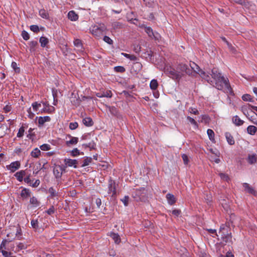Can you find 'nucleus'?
Here are the masks:
<instances>
[{
	"label": "nucleus",
	"mask_w": 257,
	"mask_h": 257,
	"mask_svg": "<svg viewBox=\"0 0 257 257\" xmlns=\"http://www.w3.org/2000/svg\"><path fill=\"white\" fill-rule=\"evenodd\" d=\"M211 75L215 81V87L217 89L222 90L225 88L227 92L231 91V88L228 80L221 76V74L218 72L217 68H213L211 70Z\"/></svg>",
	"instance_id": "nucleus-1"
},
{
	"label": "nucleus",
	"mask_w": 257,
	"mask_h": 257,
	"mask_svg": "<svg viewBox=\"0 0 257 257\" xmlns=\"http://www.w3.org/2000/svg\"><path fill=\"white\" fill-rule=\"evenodd\" d=\"M164 71L167 75L173 79L179 80L182 77V74L180 72L170 66L165 67Z\"/></svg>",
	"instance_id": "nucleus-2"
},
{
	"label": "nucleus",
	"mask_w": 257,
	"mask_h": 257,
	"mask_svg": "<svg viewBox=\"0 0 257 257\" xmlns=\"http://www.w3.org/2000/svg\"><path fill=\"white\" fill-rule=\"evenodd\" d=\"M225 228L221 226L219 233L221 234L222 240L226 243H232V235L231 233H228L227 231L225 232Z\"/></svg>",
	"instance_id": "nucleus-3"
},
{
	"label": "nucleus",
	"mask_w": 257,
	"mask_h": 257,
	"mask_svg": "<svg viewBox=\"0 0 257 257\" xmlns=\"http://www.w3.org/2000/svg\"><path fill=\"white\" fill-rule=\"evenodd\" d=\"M105 29L106 28L104 25L102 26L95 25L90 28V31L92 35L96 37H99Z\"/></svg>",
	"instance_id": "nucleus-4"
},
{
	"label": "nucleus",
	"mask_w": 257,
	"mask_h": 257,
	"mask_svg": "<svg viewBox=\"0 0 257 257\" xmlns=\"http://www.w3.org/2000/svg\"><path fill=\"white\" fill-rule=\"evenodd\" d=\"M177 69L178 72H180L182 74V76L184 75V73L190 75L192 74V69H191L189 66L186 64H179L177 67Z\"/></svg>",
	"instance_id": "nucleus-5"
},
{
	"label": "nucleus",
	"mask_w": 257,
	"mask_h": 257,
	"mask_svg": "<svg viewBox=\"0 0 257 257\" xmlns=\"http://www.w3.org/2000/svg\"><path fill=\"white\" fill-rule=\"evenodd\" d=\"M243 187L245 192L252 194L254 196H257V191L251 187L248 183H244L242 184Z\"/></svg>",
	"instance_id": "nucleus-6"
},
{
	"label": "nucleus",
	"mask_w": 257,
	"mask_h": 257,
	"mask_svg": "<svg viewBox=\"0 0 257 257\" xmlns=\"http://www.w3.org/2000/svg\"><path fill=\"white\" fill-rule=\"evenodd\" d=\"M53 174L56 179L61 178L62 175V166L56 165L53 169Z\"/></svg>",
	"instance_id": "nucleus-7"
},
{
	"label": "nucleus",
	"mask_w": 257,
	"mask_h": 257,
	"mask_svg": "<svg viewBox=\"0 0 257 257\" xmlns=\"http://www.w3.org/2000/svg\"><path fill=\"white\" fill-rule=\"evenodd\" d=\"M108 193H112V196L116 194V184L114 181L109 180L108 182Z\"/></svg>",
	"instance_id": "nucleus-8"
},
{
	"label": "nucleus",
	"mask_w": 257,
	"mask_h": 257,
	"mask_svg": "<svg viewBox=\"0 0 257 257\" xmlns=\"http://www.w3.org/2000/svg\"><path fill=\"white\" fill-rule=\"evenodd\" d=\"M21 164L19 161L13 162L10 165L7 166V168L12 172H14L20 167Z\"/></svg>",
	"instance_id": "nucleus-9"
},
{
	"label": "nucleus",
	"mask_w": 257,
	"mask_h": 257,
	"mask_svg": "<svg viewBox=\"0 0 257 257\" xmlns=\"http://www.w3.org/2000/svg\"><path fill=\"white\" fill-rule=\"evenodd\" d=\"M65 164L68 167H72L74 168H77L76 165L78 163V161L76 160H72L71 159H65L64 160Z\"/></svg>",
	"instance_id": "nucleus-10"
},
{
	"label": "nucleus",
	"mask_w": 257,
	"mask_h": 257,
	"mask_svg": "<svg viewBox=\"0 0 257 257\" xmlns=\"http://www.w3.org/2000/svg\"><path fill=\"white\" fill-rule=\"evenodd\" d=\"M21 196L23 199H27L31 196V192L29 189L24 188L21 192Z\"/></svg>",
	"instance_id": "nucleus-11"
},
{
	"label": "nucleus",
	"mask_w": 257,
	"mask_h": 257,
	"mask_svg": "<svg viewBox=\"0 0 257 257\" xmlns=\"http://www.w3.org/2000/svg\"><path fill=\"white\" fill-rule=\"evenodd\" d=\"M44 107L43 109V111L45 112L51 113L55 110V108L53 106H50L49 104L47 102L43 103Z\"/></svg>",
	"instance_id": "nucleus-12"
},
{
	"label": "nucleus",
	"mask_w": 257,
	"mask_h": 257,
	"mask_svg": "<svg viewBox=\"0 0 257 257\" xmlns=\"http://www.w3.org/2000/svg\"><path fill=\"white\" fill-rule=\"evenodd\" d=\"M26 174L25 171L21 170L19 172H17L15 174V176L17 178V180L19 182H22L23 180V177Z\"/></svg>",
	"instance_id": "nucleus-13"
},
{
	"label": "nucleus",
	"mask_w": 257,
	"mask_h": 257,
	"mask_svg": "<svg viewBox=\"0 0 257 257\" xmlns=\"http://www.w3.org/2000/svg\"><path fill=\"white\" fill-rule=\"evenodd\" d=\"M68 18L72 21H75L78 20V16L74 11H71L68 14Z\"/></svg>",
	"instance_id": "nucleus-14"
},
{
	"label": "nucleus",
	"mask_w": 257,
	"mask_h": 257,
	"mask_svg": "<svg viewBox=\"0 0 257 257\" xmlns=\"http://www.w3.org/2000/svg\"><path fill=\"white\" fill-rule=\"evenodd\" d=\"M225 138H226L227 143L230 145H233L234 144V143H235L234 140L232 136L230 134V133H228V132L226 133L225 134Z\"/></svg>",
	"instance_id": "nucleus-15"
},
{
	"label": "nucleus",
	"mask_w": 257,
	"mask_h": 257,
	"mask_svg": "<svg viewBox=\"0 0 257 257\" xmlns=\"http://www.w3.org/2000/svg\"><path fill=\"white\" fill-rule=\"evenodd\" d=\"M232 122L237 126H240L244 123V121L241 120L237 115H235L232 117Z\"/></svg>",
	"instance_id": "nucleus-16"
},
{
	"label": "nucleus",
	"mask_w": 257,
	"mask_h": 257,
	"mask_svg": "<svg viewBox=\"0 0 257 257\" xmlns=\"http://www.w3.org/2000/svg\"><path fill=\"white\" fill-rule=\"evenodd\" d=\"M145 31L151 38L157 39L155 34L153 32L152 29L150 27L144 26Z\"/></svg>",
	"instance_id": "nucleus-17"
},
{
	"label": "nucleus",
	"mask_w": 257,
	"mask_h": 257,
	"mask_svg": "<svg viewBox=\"0 0 257 257\" xmlns=\"http://www.w3.org/2000/svg\"><path fill=\"white\" fill-rule=\"evenodd\" d=\"M166 198L168 203L171 205L174 204L176 201L174 195L170 193H168L166 195Z\"/></svg>",
	"instance_id": "nucleus-18"
},
{
	"label": "nucleus",
	"mask_w": 257,
	"mask_h": 257,
	"mask_svg": "<svg viewBox=\"0 0 257 257\" xmlns=\"http://www.w3.org/2000/svg\"><path fill=\"white\" fill-rule=\"evenodd\" d=\"M51 118L49 116H40L38 118V123L40 125H43L45 122H49Z\"/></svg>",
	"instance_id": "nucleus-19"
},
{
	"label": "nucleus",
	"mask_w": 257,
	"mask_h": 257,
	"mask_svg": "<svg viewBox=\"0 0 257 257\" xmlns=\"http://www.w3.org/2000/svg\"><path fill=\"white\" fill-rule=\"evenodd\" d=\"M82 121L83 124L86 126H91L93 124V121L90 117L83 118Z\"/></svg>",
	"instance_id": "nucleus-20"
},
{
	"label": "nucleus",
	"mask_w": 257,
	"mask_h": 257,
	"mask_svg": "<svg viewBox=\"0 0 257 257\" xmlns=\"http://www.w3.org/2000/svg\"><path fill=\"white\" fill-rule=\"evenodd\" d=\"M110 236L113 239L115 243L118 244L120 242V238L118 233L111 232Z\"/></svg>",
	"instance_id": "nucleus-21"
},
{
	"label": "nucleus",
	"mask_w": 257,
	"mask_h": 257,
	"mask_svg": "<svg viewBox=\"0 0 257 257\" xmlns=\"http://www.w3.org/2000/svg\"><path fill=\"white\" fill-rule=\"evenodd\" d=\"M106 107L107 108L110 113L113 116H117L118 114V110L114 106H110L106 105Z\"/></svg>",
	"instance_id": "nucleus-22"
},
{
	"label": "nucleus",
	"mask_w": 257,
	"mask_h": 257,
	"mask_svg": "<svg viewBox=\"0 0 257 257\" xmlns=\"http://www.w3.org/2000/svg\"><path fill=\"white\" fill-rule=\"evenodd\" d=\"M198 73L199 74L200 76L204 80L207 81L208 83L210 82V77L208 74H207L206 72L202 70H200Z\"/></svg>",
	"instance_id": "nucleus-23"
},
{
	"label": "nucleus",
	"mask_w": 257,
	"mask_h": 257,
	"mask_svg": "<svg viewBox=\"0 0 257 257\" xmlns=\"http://www.w3.org/2000/svg\"><path fill=\"white\" fill-rule=\"evenodd\" d=\"M39 15L43 19L48 20L49 19V15L47 11L44 9H41L39 11Z\"/></svg>",
	"instance_id": "nucleus-24"
},
{
	"label": "nucleus",
	"mask_w": 257,
	"mask_h": 257,
	"mask_svg": "<svg viewBox=\"0 0 257 257\" xmlns=\"http://www.w3.org/2000/svg\"><path fill=\"white\" fill-rule=\"evenodd\" d=\"M257 131V128L253 125H249L247 127V133L251 135H253Z\"/></svg>",
	"instance_id": "nucleus-25"
},
{
	"label": "nucleus",
	"mask_w": 257,
	"mask_h": 257,
	"mask_svg": "<svg viewBox=\"0 0 257 257\" xmlns=\"http://www.w3.org/2000/svg\"><path fill=\"white\" fill-rule=\"evenodd\" d=\"M248 162L250 164H254L256 161V156L255 154L249 155L247 158Z\"/></svg>",
	"instance_id": "nucleus-26"
},
{
	"label": "nucleus",
	"mask_w": 257,
	"mask_h": 257,
	"mask_svg": "<svg viewBox=\"0 0 257 257\" xmlns=\"http://www.w3.org/2000/svg\"><path fill=\"white\" fill-rule=\"evenodd\" d=\"M17 239L22 240L23 239V234L22 230L20 228L17 227V230L15 233V237Z\"/></svg>",
	"instance_id": "nucleus-27"
},
{
	"label": "nucleus",
	"mask_w": 257,
	"mask_h": 257,
	"mask_svg": "<svg viewBox=\"0 0 257 257\" xmlns=\"http://www.w3.org/2000/svg\"><path fill=\"white\" fill-rule=\"evenodd\" d=\"M39 42L41 43V46L42 47H45L49 42L48 38L45 37H41L40 38Z\"/></svg>",
	"instance_id": "nucleus-28"
},
{
	"label": "nucleus",
	"mask_w": 257,
	"mask_h": 257,
	"mask_svg": "<svg viewBox=\"0 0 257 257\" xmlns=\"http://www.w3.org/2000/svg\"><path fill=\"white\" fill-rule=\"evenodd\" d=\"M41 151L38 148H35L31 153V155L34 158H38L40 155Z\"/></svg>",
	"instance_id": "nucleus-29"
},
{
	"label": "nucleus",
	"mask_w": 257,
	"mask_h": 257,
	"mask_svg": "<svg viewBox=\"0 0 257 257\" xmlns=\"http://www.w3.org/2000/svg\"><path fill=\"white\" fill-rule=\"evenodd\" d=\"M150 86L151 89L156 90L158 86L157 80L156 79H153L151 80L150 84Z\"/></svg>",
	"instance_id": "nucleus-30"
},
{
	"label": "nucleus",
	"mask_w": 257,
	"mask_h": 257,
	"mask_svg": "<svg viewBox=\"0 0 257 257\" xmlns=\"http://www.w3.org/2000/svg\"><path fill=\"white\" fill-rule=\"evenodd\" d=\"M92 161L91 157H86L83 161V163L81 165L82 167L88 166Z\"/></svg>",
	"instance_id": "nucleus-31"
},
{
	"label": "nucleus",
	"mask_w": 257,
	"mask_h": 257,
	"mask_svg": "<svg viewBox=\"0 0 257 257\" xmlns=\"http://www.w3.org/2000/svg\"><path fill=\"white\" fill-rule=\"evenodd\" d=\"M189 67L192 69V71L193 70L196 73H198V71H199L200 70L199 66L194 62H192V64H190Z\"/></svg>",
	"instance_id": "nucleus-32"
},
{
	"label": "nucleus",
	"mask_w": 257,
	"mask_h": 257,
	"mask_svg": "<svg viewBox=\"0 0 257 257\" xmlns=\"http://www.w3.org/2000/svg\"><path fill=\"white\" fill-rule=\"evenodd\" d=\"M71 139L70 141H67L66 144L67 146L69 145H74L78 143V139L76 137H71Z\"/></svg>",
	"instance_id": "nucleus-33"
},
{
	"label": "nucleus",
	"mask_w": 257,
	"mask_h": 257,
	"mask_svg": "<svg viewBox=\"0 0 257 257\" xmlns=\"http://www.w3.org/2000/svg\"><path fill=\"white\" fill-rule=\"evenodd\" d=\"M30 202L35 207H37L40 205L39 202L37 200V199L35 197H33L30 198Z\"/></svg>",
	"instance_id": "nucleus-34"
},
{
	"label": "nucleus",
	"mask_w": 257,
	"mask_h": 257,
	"mask_svg": "<svg viewBox=\"0 0 257 257\" xmlns=\"http://www.w3.org/2000/svg\"><path fill=\"white\" fill-rule=\"evenodd\" d=\"M82 146L85 148H90V150H91V149H95L96 145H95V143L92 141V142H90L87 144H83Z\"/></svg>",
	"instance_id": "nucleus-35"
},
{
	"label": "nucleus",
	"mask_w": 257,
	"mask_h": 257,
	"mask_svg": "<svg viewBox=\"0 0 257 257\" xmlns=\"http://www.w3.org/2000/svg\"><path fill=\"white\" fill-rule=\"evenodd\" d=\"M11 66L13 69L14 70L15 72L17 73H20L21 71L20 68L18 66V65L16 62H13L11 64Z\"/></svg>",
	"instance_id": "nucleus-36"
},
{
	"label": "nucleus",
	"mask_w": 257,
	"mask_h": 257,
	"mask_svg": "<svg viewBox=\"0 0 257 257\" xmlns=\"http://www.w3.org/2000/svg\"><path fill=\"white\" fill-rule=\"evenodd\" d=\"M97 96L99 97H105L110 98L112 97V93L110 90H107L106 92H103L101 95L97 94Z\"/></svg>",
	"instance_id": "nucleus-37"
},
{
	"label": "nucleus",
	"mask_w": 257,
	"mask_h": 257,
	"mask_svg": "<svg viewBox=\"0 0 257 257\" xmlns=\"http://www.w3.org/2000/svg\"><path fill=\"white\" fill-rule=\"evenodd\" d=\"M38 43L36 41H32L30 42V47L31 51H35V48L38 45Z\"/></svg>",
	"instance_id": "nucleus-38"
},
{
	"label": "nucleus",
	"mask_w": 257,
	"mask_h": 257,
	"mask_svg": "<svg viewBox=\"0 0 257 257\" xmlns=\"http://www.w3.org/2000/svg\"><path fill=\"white\" fill-rule=\"evenodd\" d=\"M38 220H34L33 219L31 220V224L32 226V227L35 229V230H37L39 228V226L38 225Z\"/></svg>",
	"instance_id": "nucleus-39"
},
{
	"label": "nucleus",
	"mask_w": 257,
	"mask_h": 257,
	"mask_svg": "<svg viewBox=\"0 0 257 257\" xmlns=\"http://www.w3.org/2000/svg\"><path fill=\"white\" fill-rule=\"evenodd\" d=\"M142 65L140 62H136L134 63L133 67L136 68V71H140L142 68Z\"/></svg>",
	"instance_id": "nucleus-40"
},
{
	"label": "nucleus",
	"mask_w": 257,
	"mask_h": 257,
	"mask_svg": "<svg viewBox=\"0 0 257 257\" xmlns=\"http://www.w3.org/2000/svg\"><path fill=\"white\" fill-rule=\"evenodd\" d=\"M114 70L116 72L123 73L125 72V69L123 66H118L114 67Z\"/></svg>",
	"instance_id": "nucleus-41"
},
{
	"label": "nucleus",
	"mask_w": 257,
	"mask_h": 257,
	"mask_svg": "<svg viewBox=\"0 0 257 257\" xmlns=\"http://www.w3.org/2000/svg\"><path fill=\"white\" fill-rule=\"evenodd\" d=\"M207 135L208 136V137L209 138V139L211 140V141H213L214 140V132L211 130V129H208L207 131Z\"/></svg>",
	"instance_id": "nucleus-42"
},
{
	"label": "nucleus",
	"mask_w": 257,
	"mask_h": 257,
	"mask_svg": "<svg viewBox=\"0 0 257 257\" xmlns=\"http://www.w3.org/2000/svg\"><path fill=\"white\" fill-rule=\"evenodd\" d=\"M74 45L76 47L81 49L82 48V44L80 39H76L74 41Z\"/></svg>",
	"instance_id": "nucleus-43"
},
{
	"label": "nucleus",
	"mask_w": 257,
	"mask_h": 257,
	"mask_svg": "<svg viewBox=\"0 0 257 257\" xmlns=\"http://www.w3.org/2000/svg\"><path fill=\"white\" fill-rule=\"evenodd\" d=\"M48 192L50 194L51 197L53 198L57 196V193L53 187H50L48 190Z\"/></svg>",
	"instance_id": "nucleus-44"
},
{
	"label": "nucleus",
	"mask_w": 257,
	"mask_h": 257,
	"mask_svg": "<svg viewBox=\"0 0 257 257\" xmlns=\"http://www.w3.org/2000/svg\"><path fill=\"white\" fill-rule=\"evenodd\" d=\"M242 99L244 101H250V102H252L253 101L251 95H249V94H246L243 95L242 96Z\"/></svg>",
	"instance_id": "nucleus-45"
},
{
	"label": "nucleus",
	"mask_w": 257,
	"mask_h": 257,
	"mask_svg": "<svg viewBox=\"0 0 257 257\" xmlns=\"http://www.w3.org/2000/svg\"><path fill=\"white\" fill-rule=\"evenodd\" d=\"M24 132H25V128H24V127L22 126L19 130L18 133L17 135V137H18V138L22 137L24 136Z\"/></svg>",
	"instance_id": "nucleus-46"
},
{
	"label": "nucleus",
	"mask_w": 257,
	"mask_h": 257,
	"mask_svg": "<svg viewBox=\"0 0 257 257\" xmlns=\"http://www.w3.org/2000/svg\"><path fill=\"white\" fill-rule=\"evenodd\" d=\"M112 27L114 29H120L122 28V24L118 22H115L112 24Z\"/></svg>",
	"instance_id": "nucleus-47"
},
{
	"label": "nucleus",
	"mask_w": 257,
	"mask_h": 257,
	"mask_svg": "<svg viewBox=\"0 0 257 257\" xmlns=\"http://www.w3.org/2000/svg\"><path fill=\"white\" fill-rule=\"evenodd\" d=\"M42 151H48L51 149V146L49 144H43L40 147Z\"/></svg>",
	"instance_id": "nucleus-48"
},
{
	"label": "nucleus",
	"mask_w": 257,
	"mask_h": 257,
	"mask_svg": "<svg viewBox=\"0 0 257 257\" xmlns=\"http://www.w3.org/2000/svg\"><path fill=\"white\" fill-rule=\"evenodd\" d=\"M12 241H13V239H4L1 243L0 247L2 248H4L6 249L5 246H6V244L7 243L10 242Z\"/></svg>",
	"instance_id": "nucleus-49"
},
{
	"label": "nucleus",
	"mask_w": 257,
	"mask_h": 257,
	"mask_svg": "<svg viewBox=\"0 0 257 257\" xmlns=\"http://www.w3.org/2000/svg\"><path fill=\"white\" fill-rule=\"evenodd\" d=\"M78 126V124L77 122H70L69 123V128L71 130H74L77 128Z\"/></svg>",
	"instance_id": "nucleus-50"
},
{
	"label": "nucleus",
	"mask_w": 257,
	"mask_h": 257,
	"mask_svg": "<svg viewBox=\"0 0 257 257\" xmlns=\"http://www.w3.org/2000/svg\"><path fill=\"white\" fill-rule=\"evenodd\" d=\"M30 30L35 33H38L40 31L39 27L37 25H35L31 26Z\"/></svg>",
	"instance_id": "nucleus-51"
},
{
	"label": "nucleus",
	"mask_w": 257,
	"mask_h": 257,
	"mask_svg": "<svg viewBox=\"0 0 257 257\" xmlns=\"http://www.w3.org/2000/svg\"><path fill=\"white\" fill-rule=\"evenodd\" d=\"M2 252L4 257H16L15 256L12 255V253L11 252H8L6 250H2Z\"/></svg>",
	"instance_id": "nucleus-52"
},
{
	"label": "nucleus",
	"mask_w": 257,
	"mask_h": 257,
	"mask_svg": "<svg viewBox=\"0 0 257 257\" xmlns=\"http://www.w3.org/2000/svg\"><path fill=\"white\" fill-rule=\"evenodd\" d=\"M22 36L23 37V38L25 40H28L30 38L29 34H28V33L27 32H26L25 31H22Z\"/></svg>",
	"instance_id": "nucleus-53"
},
{
	"label": "nucleus",
	"mask_w": 257,
	"mask_h": 257,
	"mask_svg": "<svg viewBox=\"0 0 257 257\" xmlns=\"http://www.w3.org/2000/svg\"><path fill=\"white\" fill-rule=\"evenodd\" d=\"M128 196H125L122 199H121V201L123 202L125 206H127L128 205Z\"/></svg>",
	"instance_id": "nucleus-54"
},
{
	"label": "nucleus",
	"mask_w": 257,
	"mask_h": 257,
	"mask_svg": "<svg viewBox=\"0 0 257 257\" xmlns=\"http://www.w3.org/2000/svg\"><path fill=\"white\" fill-rule=\"evenodd\" d=\"M219 176L220 177L221 179L222 180H223L226 181H228L229 180V177L227 175L224 174V173H220Z\"/></svg>",
	"instance_id": "nucleus-55"
},
{
	"label": "nucleus",
	"mask_w": 257,
	"mask_h": 257,
	"mask_svg": "<svg viewBox=\"0 0 257 257\" xmlns=\"http://www.w3.org/2000/svg\"><path fill=\"white\" fill-rule=\"evenodd\" d=\"M103 41L110 45L113 43V41L109 37L107 36H105L103 37Z\"/></svg>",
	"instance_id": "nucleus-56"
},
{
	"label": "nucleus",
	"mask_w": 257,
	"mask_h": 257,
	"mask_svg": "<svg viewBox=\"0 0 257 257\" xmlns=\"http://www.w3.org/2000/svg\"><path fill=\"white\" fill-rule=\"evenodd\" d=\"M187 120L192 124L194 125L195 126H198V124L197 123V122L195 120V119L192 117H191L190 116H188L187 117Z\"/></svg>",
	"instance_id": "nucleus-57"
},
{
	"label": "nucleus",
	"mask_w": 257,
	"mask_h": 257,
	"mask_svg": "<svg viewBox=\"0 0 257 257\" xmlns=\"http://www.w3.org/2000/svg\"><path fill=\"white\" fill-rule=\"evenodd\" d=\"M33 108L34 111H37L38 108L41 106V104L37 102H35L32 104Z\"/></svg>",
	"instance_id": "nucleus-58"
},
{
	"label": "nucleus",
	"mask_w": 257,
	"mask_h": 257,
	"mask_svg": "<svg viewBox=\"0 0 257 257\" xmlns=\"http://www.w3.org/2000/svg\"><path fill=\"white\" fill-rule=\"evenodd\" d=\"M227 46L230 52H231L232 53H235L237 51L235 48L232 46L230 43H227Z\"/></svg>",
	"instance_id": "nucleus-59"
},
{
	"label": "nucleus",
	"mask_w": 257,
	"mask_h": 257,
	"mask_svg": "<svg viewBox=\"0 0 257 257\" xmlns=\"http://www.w3.org/2000/svg\"><path fill=\"white\" fill-rule=\"evenodd\" d=\"M79 151L77 148L74 149L71 151V155L73 157L77 156V155H79Z\"/></svg>",
	"instance_id": "nucleus-60"
},
{
	"label": "nucleus",
	"mask_w": 257,
	"mask_h": 257,
	"mask_svg": "<svg viewBox=\"0 0 257 257\" xmlns=\"http://www.w3.org/2000/svg\"><path fill=\"white\" fill-rule=\"evenodd\" d=\"M17 246L18 248L20 250L26 249L27 248V245L22 242H20Z\"/></svg>",
	"instance_id": "nucleus-61"
},
{
	"label": "nucleus",
	"mask_w": 257,
	"mask_h": 257,
	"mask_svg": "<svg viewBox=\"0 0 257 257\" xmlns=\"http://www.w3.org/2000/svg\"><path fill=\"white\" fill-rule=\"evenodd\" d=\"M182 158L183 160L184 163L186 165L189 162V160H188V156H187V155L183 154L182 155Z\"/></svg>",
	"instance_id": "nucleus-62"
},
{
	"label": "nucleus",
	"mask_w": 257,
	"mask_h": 257,
	"mask_svg": "<svg viewBox=\"0 0 257 257\" xmlns=\"http://www.w3.org/2000/svg\"><path fill=\"white\" fill-rule=\"evenodd\" d=\"M181 210L179 209H174L172 211V214L176 216H178L181 214Z\"/></svg>",
	"instance_id": "nucleus-63"
},
{
	"label": "nucleus",
	"mask_w": 257,
	"mask_h": 257,
	"mask_svg": "<svg viewBox=\"0 0 257 257\" xmlns=\"http://www.w3.org/2000/svg\"><path fill=\"white\" fill-rule=\"evenodd\" d=\"M141 47L139 45H135L134 46V50L137 53H139L141 51Z\"/></svg>",
	"instance_id": "nucleus-64"
}]
</instances>
